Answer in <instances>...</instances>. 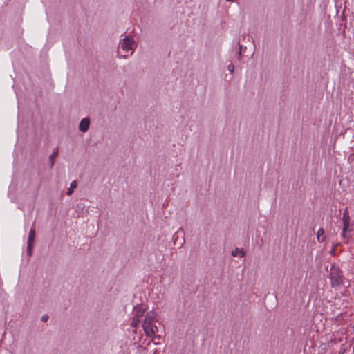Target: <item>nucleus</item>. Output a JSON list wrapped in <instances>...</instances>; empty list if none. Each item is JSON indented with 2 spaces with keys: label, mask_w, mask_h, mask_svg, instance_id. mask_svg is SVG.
Returning a JSON list of instances; mask_svg holds the SVG:
<instances>
[{
  "label": "nucleus",
  "mask_w": 354,
  "mask_h": 354,
  "mask_svg": "<svg viewBox=\"0 0 354 354\" xmlns=\"http://www.w3.org/2000/svg\"><path fill=\"white\" fill-rule=\"evenodd\" d=\"M160 325V322L155 312L151 310L145 313V318L142 322V328L146 337L152 339L160 340L161 336L158 335V326Z\"/></svg>",
  "instance_id": "obj_1"
},
{
  "label": "nucleus",
  "mask_w": 354,
  "mask_h": 354,
  "mask_svg": "<svg viewBox=\"0 0 354 354\" xmlns=\"http://www.w3.org/2000/svg\"><path fill=\"white\" fill-rule=\"evenodd\" d=\"M330 282L333 287H337L342 285L346 288L349 286V283L345 281L340 270L335 267L330 268Z\"/></svg>",
  "instance_id": "obj_2"
},
{
  "label": "nucleus",
  "mask_w": 354,
  "mask_h": 354,
  "mask_svg": "<svg viewBox=\"0 0 354 354\" xmlns=\"http://www.w3.org/2000/svg\"><path fill=\"white\" fill-rule=\"evenodd\" d=\"M120 47L125 52L131 51V54L136 48V44L133 37L131 35H125L120 41Z\"/></svg>",
  "instance_id": "obj_3"
},
{
  "label": "nucleus",
  "mask_w": 354,
  "mask_h": 354,
  "mask_svg": "<svg viewBox=\"0 0 354 354\" xmlns=\"http://www.w3.org/2000/svg\"><path fill=\"white\" fill-rule=\"evenodd\" d=\"M35 237V230L34 228H31L28 236V253L30 256L32 254V249L34 247V241Z\"/></svg>",
  "instance_id": "obj_4"
},
{
  "label": "nucleus",
  "mask_w": 354,
  "mask_h": 354,
  "mask_svg": "<svg viewBox=\"0 0 354 354\" xmlns=\"http://www.w3.org/2000/svg\"><path fill=\"white\" fill-rule=\"evenodd\" d=\"M147 310V308L145 305L141 304L140 306H137L134 308V315L133 317L138 318L140 319H143L145 318V313Z\"/></svg>",
  "instance_id": "obj_5"
},
{
  "label": "nucleus",
  "mask_w": 354,
  "mask_h": 354,
  "mask_svg": "<svg viewBox=\"0 0 354 354\" xmlns=\"http://www.w3.org/2000/svg\"><path fill=\"white\" fill-rule=\"evenodd\" d=\"M90 126V120L88 118H84L80 122L79 130L83 133L88 130Z\"/></svg>",
  "instance_id": "obj_6"
},
{
  "label": "nucleus",
  "mask_w": 354,
  "mask_h": 354,
  "mask_svg": "<svg viewBox=\"0 0 354 354\" xmlns=\"http://www.w3.org/2000/svg\"><path fill=\"white\" fill-rule=\"evenodd\" d=\"M342 221H343V229L351 230V228L350 227V217L348 213L347 209L345 210V212L343 213L342 216Z\"/></svg>",
  "instance_id": "obj_7"
},
{
  "label": "nucleus",
  "mask_w": 354,
  "mask_h": 354,
  "mask_svg": "<svg viewBox=\"0 0 354 354\" xmlns=\"http://www.w3.org/2000/svg\"><path fill=\"white\" fill-rule=\"evenodd\" d=\"M317 239L318 242H319V243L323 242L326 239L324 230L323 228H319L317 230Z\"/></svg>",
  "instance_id": "obj_8"
},
{
  "label": "nucleus",
  "mask_w": 354,
  "mask_h": 354,
  "mask_svg": "<svg viewBox=\"0 0 354 354\" xmlns=\"http://www.w3.org/2000/svg\"><path fill=\"white\" fill-rule=\"evenodd\" d=\"M232 255L233 257H243L245 256V252L239 248H236L232 252Z\"/></svg>",
  "instance_id": "obj_9"
},
{
  "label": "nucleus",
  "mask_w": 354,
  "mask_h": 354,
  "mask_svg": "<svg viewBox=\"0 0 354 354\" xmlns=\"http://www.w3.org/2000/svg\"><path fill=\"white\" fill-rule=\"evenodd\" d=\"M77 187V182L76 180H73L70 184V187L68 188L67 191V194L68 196H71L73 193L74 189Z\"/></svg>",
  "instance_id": "obj_10"
},
{
  "label": "nucleus",
  "mask_w": 354,
  "mask_h": 354,
  "mask_svg": "<svg viewBox=\"0 0 354 354\" xmlns=\"http://www.w3.org/2000/svg\"><path fill=\"white\" fill-rule=\"evenodd\" d=\"M142 319H140L138 318L133 317L130 324V326L136 328L139 325L140 323H142Z\"/></svg>",
  "instance_id": "obj_11"
},
{
  "label": "nucleus",
  "mask_w": 354,
  "mask_h": 354,
  "mask_svg": "<svg viewBox=\"0 0 354 354\" xmlns=\"http://www.w3.org/2000/svg\"><path fill=\"white\" fill-rule=\"evenodd\" d=\"M349 230H344V229H342V234H341V236L346 240V242L348 241V236H347V234L346 232H348Z\"/></svg>",
  "instance_id": "obj_12"
},
{
  "label": "nucleus",
  "mask_w": 354,
  "mask_h": 354,
  "mask_svg": "<svg viewBox=\"0 0 354 354\" xmlns=\"http://www.w3.org/2000/svg\"><path fill=\"white\" fill-rule=\"evenodd\" d=\"M227 69L228 71H230V73L231 74H232L234 73V66L232 64H230L227 66Z\"/></svg>",
  "instance_id": "obj_13"
},
{
  "label": "nucleus",
  "mask_w": 354,
  "mask_h": 354,
  "mask_svg": "<svg viewBox=\"0 0 354 354\" xmlns=\"http://www.w3.org/2000/svg\"><path fill=\"white\" fill-rule=\"evenodd\" d=\"M57 155V151H54L53 153L50 156L51 165L53 166L54 164V158Z\"/></svg>",
  "instance_id": "obj_14"
},
{
  "label": "nucleus",
  "mask_w": 354,
  "mask_h": 354,
  "mask_svg": "<svg viewBox=\"0 0 354 354\" xmlns=\"http://www.w3.org/2000/svg\"><path fill=\"white\" fill-rule=\"evenodd\" d=\"M345 353H346V348H342L339 354H345Z\"/></svg>",
  "instance_id": "obj_15"
},
{
  "label": "nucleus",
  "mask_w": 354,
  "mask_h": 354,
  "mask_svg": "<svg viewBox=\"0 0 354 354\" xmlns=\"http://www.w3.org/2000/svg\"><path fill=\"white\" fill-rule=\"evenodd\" d=\"M41 319L44 321V322H46L47 320V317L46 316H43Z\"/></svg>",
  "instance_id": "obj_16"
},
{
  "label": "nucleus",
  "mask_w": 354,
  "mask_h": 354,
  "mask_svg": "<svg viewBox=\"0 0 354 354\" xmlns=\"http://www.w3.org/2000/svg\"><path fill=\"white\" fill-rule=\"evenodd\" d=\"M241 46H240V47H239V56H241Z\"/></svg>",
  "instance_id": "obj_17"
},
{
  "label": "nucleus",
  "mask_w": 354,
  "mask_h": 354,
  "mask_svg": "<svg viewBox=\"0 0 354 354\" xmlns=\"http://www.w3.org/2000/svg\"><path fill=\"white\" fill-rule=\"evenodd\" d=\"M133 332V333H136V329H134Z\"/></svg>",
  "instance_id": "obj_18"
}]
</instances>
